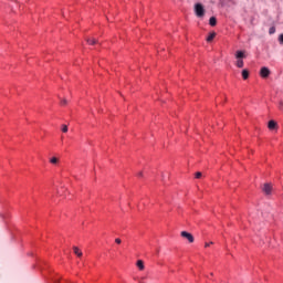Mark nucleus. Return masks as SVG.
I'll return each instance as SVG.
<instances>
[{"instance_id": "obj_1", "label": "nucleus", "mask_w": 283, "mask_h": 283, "mask_svg": "<svg viewBox=\"0 0 283 283\" xmlns=\"http://www.w3.org/2000/svg\"><path fill=\"white\" fill-rule=\"evenodd\" d=\"M195 14L198 19H202V17H205V6H202V3L195 4Z\"/></svg>"}, {"instance_id": "obj_2", "label": "nucleus", "mask_w": 283, "mask_h": 283, "mask_svg": "<svg viewBox=\"0 0 283 283\" xmlns=\"http://www.w3.org/2000/svg\"><path fill=\"white\" fill-rule=\"evenodd\" d=\"M181 238H185V240H188V242H190V244H193V242H195L193 234H191L187 231L181 232Z\"/></svg>"}, {"instance_id": "obj_3", "label": "nucleus", "mask_w": 283, "mask_h": 283, "mask_svg": "<svg viewBox=\"0 0 283 283\" xmlns=\"http://www.w3.org/2000/svg\"><path fill=\"white\" fill-rule=\"evenodd\" d=\"M260 74L262 76V78H269L270 74H271V70H269V67L263 66L260 71Z\"/></svg>"}, {"instance_id": "obj_4", "label": "nucleus", "mask_w": 283, "mask_h": 283, "mask_svg": "<svg viewBox=\"0 0 283 283\" xmlns=\"http://www.w3.org/2000/svg\"><path fill=\"white\" fill-rule=\"evenodd\" d=\"M271 191H273V187L271 186V184H264L263 193L265 196H271Z\"/></svg>"}, {"instance_id": "obj_5", "label": "nucleus", "mask_w": 283, "mask_h": 283, "mask_svg": "<svg viewBox=\"0 0 283 283\" xmlns=\"http://www.w3.org/2000/svg\"><path fill=\"white\" fill-rule=\"evenodd\" d=\"M73 252L75 255H77V258H83V252L81 249H78V247H73Z\"/></svg>"}, {"instance_id": "obj_6", "label": "nucleus", "mask_w": 283, "mask_h": 283, "mask_svg": "<svg viewBox=\"0 0 283 283\" xmlns=\"http://www.w3.org/2000/svg\"><path fill=\"white\" fill-rule=\"evenodd\" d=\"M235 59H238V60L245 59L244 52L243 51H237Z\"/></svg>"}, {"instance_id": "obj_7", "label": "nucleus", "mask_w": 283, "mask_h": 283, "mask_svg": "<svg viewBox=\"0 0 283 283\" xmlns=\"http://www.w3.org/2000/svg\"><path fill=\"white\" fill-rule=\"evenodd\" d=\"M217 23H218V20L216 19V17H211L209 20V25L213 28L217 25Z\"/></svg>"}, {"instance_id": "obj_8", "label": "nucleus", "mask_w": 283, "mask_h": 283, "mask_svg": "<svg viewBox=\"0 0 283 283\" xmlns=\"http://www.w3.org/2000/svg\"><path fill=\"white\" fill-rule=\"evenodd\" d=\"M268 127L269 129H275V127H277V123H275V120H270Z\"/></svg>"}, {"instance_id": "obj_9", "label": "nucleus", "mask_w": 283, "mask_h": 283, "mask_svg": "<svg viewBox=\"0 0 283 283\" xmlns=\"http://www.w3.org/2000/svg\"><path fill=\"white\" fill-rule=\"evenodd\" d=\"M137 268L139 269V271H144L145 270V263L143 262V260H138L137 261Z\"/></svg>"}, {"instance_id": "obj_10", "label": "nucleus", "mask_w": 283, "mask_h": 283, "mask_svg": "<svg viewBox=\"0 0 283 283\" xmlns=\"http://www.w3.org/2000/svg\"><path fill=\"white\" fill-rule=\"evenodd\" d=\"M86 41H87L88 45H96V43H98V40H97V39H94V38H92V39H86Z\"/></svg>"}, {"instance_id": "obj_11", "label": "nucleus", "mask_w": 283, "mask_h": 283, "mask_svg": "<svg viewBox=\"0 0 283 283\" xmlns=\"http://www.w3.org/2000/svg\"><path fill=\"white\" fill-rule=\"evenodd\" d=\"M213 39H216V32L209 34V36L207 38L208 43H211Z\"/></svg>"}, {"instance_id": "obj_12", "label": "nucleus", "mask_w": 283, "mask_h": 283, "mask_svg": "<svg viewBox=\"0 0 283 283\" xmlns=\"http://www.w3.org/2000/svg\"><path fill=\"white\" fill-rule=\"evenodd\" d=\"M242 78H243L244 81H247V78H249V70H243V71H242Z\"/></svg>"}, {"instance_id": "obj_13", "label": "nucleus", "mask_w": 283, "mask_h": 283, "mask_svg": "<svg viewBox=\"0 0 283 283\" xmlns=\"http://www.w3.org/2000/svg\"><path fill=\"white\" fill-rule=\"evenodd\" d=\"M237 67H244V61L238 60L237 61Z\"/></svg>"}, {"instance_id": "obj_14", "label": "nucleus", "mask_w": 283, "mask_h": 283, "mask_svg": "<svg viewBox=\"0 0 283 283\" xmlns=\"http://www.w3.org/2000/svg\"><path fill=\"white\" fill-rule=\"evenodd\" d=\"M50 163H51V165H56V164L59 163V158L52 157V158L50 159Z\"/></svg>"}, {"instance_id": "obj_15", "label": "nucleus", "mask_w": 283, "mask_h": 283, "mask_svg": "<svg viewBox=\"0 0 283 283\" xmlns=\"http://www.w3.org/2000/svg\"><path fill=\"white\" fill-rule=\"evenodd\" d=\"M62 132L63 134H67V125H62Z\"/></svg>"}, {"instance_id": "obj_16", "label": "nucleus", "mask_w": 283, "mask_h": 283, "mask_svg": "<svg viewBox=\"0 0 283 283\" xmlns=\"http://www.w3.org/2000/svg\"><path fill=\"white\" fill-rule=\"evenodd\" d=\"M269 34H275V27H271V28H270Z\"/></svg>"}, {"instance_id": "obj_17", "label": "nucleus", "mask_w": 283, "mask_h": 283, "mask_svg": "<svg viewBox=\"0 0 283 283\" xmlns=\"http://www.w3.org/2000/svg\"><path fill=\"white\" fill-rule=\"evenodd\" d=\"M279 43L280 45H283V33L279 36Z\"/></svg>"}, {"instance_id": "obj_18", "label": "nucleus", "mask_w": 283, "mask_h": 283, "mask_svg": "<svg viewBox=\"0 0 283 283\" xmlns=\"http://www.w3.org/2000/svg\"><path fill=\"white\" fill-rule=\"evenodd\" d=\"M115 243L116 244H122L123 243V240H120L119 238L115 239Z\"/></svg>"}, {"instance_id": "obj_19", "label": "nucleus", "mask_w": 283, "mask_h": 283, "mask_svg": "<svg viewBox=\"0 0 283 283\" xmlns=\"http://www.w3.org/2000/svg\"><path fill=\"white\" fill-rule=\"evenodd\" d=\"M196 178H202V172H196Z\"/></svg>"}, {"instance_id": "obj_20", "label": "nucleus", "mask_w": 283, "mask_h": 283, "mask_svg": "<svg viewBox=\"0 0 283 283\" xmlns=\"http://www.w3.org/2000/svg\"><path fill=\"white\" fill-rule=\"evenodd\" d=\"M61 105H67V99H62Z\"/></svg>"}, {"instance_id": "obj_21", "label": "nucleus", "mask_w": 283, "mask_h": 283, "mask_svg": "<svg viewBox=\"0 0 283 283\" xmlns=\"http://www.w3.org/2000/svg\"><path fill=\"white\" fill-rule=\"evenodd\" d=\"M279 109H283V102L282 101L279 103Z\"/></svg>"}, {"instance_id": "obj_22", "label": "nucleus", "mask_w": 283, "mask_h": 283, "mask_svg": "<svg viewBox=\"0 0 283 283\" xmlns=\"http://www.w3.org/2000/svg\"><path fill=\"white\" fill-rule=\"evenodd\" d=\"M138 177L143 178V171L138 172Z\"/></svg>"}, {"instance_id": "obj_23", "label": "nucleus", "mask_w": 283, "mask_h": 283, "mask_svg": "<svg viewBox=\"0 0 283 283\" xmlns=\"http://www.w3.org/2000/svg\"><path fill=\"white\" fill-rule=\"evenodd\" d=\"M211 244H213V242L206 243V248H207V247H211Z\"/></svg>"}]
</instances>
